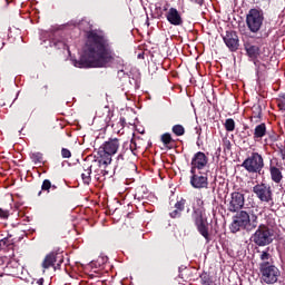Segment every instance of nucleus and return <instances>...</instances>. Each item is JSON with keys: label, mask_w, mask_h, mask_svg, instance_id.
<instances>
[{"label": "nucleus", "mask_w": 285, "mask_h": 285, "mask_svg": "<svg viewBox=\"0 0 285 285\" xmlns=\"http://www.w3.org/2000/svg\"><path fill=\"white\" fill-rule=\"evenodd\" d=\"M112 61H115V53L108 39L98 31H89L82 56L78 61L79 68H106L107 63Z\"/></svg>", "instance_id": "obj_1"}, {"label": "nucleus", "mask_w": 285, "mask_h": 285, "mask_svg": "<svg viewBox=\"0 0 285 285\" xmlns=\"http://www.w3.org/2000/svg\"><path fill=\"white\" fill-rule=\"evenodd\" d=\"M121 140L118 138H109L98 148V161L101 166H110L112 157L119 153Z\"/></svg>", "instance_id": "obj_2"}, {"label": "nucleus", "mask_w": 285, "mask_h": 285, "mask_svg": "<svg viewBox=\"0 0 285 285\" xmlns=\"http://www.w3.org/2000/svg\"><path fill=\"white\" fill-rule=\"evenodd\" d=\"M254 228H257V223L255 220L250 223V215L244 210L237 213L230 224L232 233H239V230H254Z\"/></svg>", "instance_id": "obj_3"}, {"label": "nucleus", "mask_w": 285, "mask_h": 285, "mask_svg": "<svg viewBox=\"0 0 285 285\" xmlns=\"http://www.w3.org/2000/svg\"><path fill=\"white\" fill-rule=\"evenodd\" d=\"M246 26L253 35H257L264 26V10L259 8L250 9L246 14Z\"/></svg>", "instance_id": "obj_4"}, {"label": "nucleus", "mask_w": 285, "mask_h": 285, "mask_svg": "<svg viewBox=\"0 0 285 285\" xmlns=\"http://www.w3.org/2000/svg\"><path fill=\"white\" fill-rule=\"evenodd\" d=\"M242 167L252 175H259L264 170V157H262V154L254 151L243 161Z\"/></svg>", "instance_id": "obj_5"}, {"label": "nucleus", "mask_w": 285, "mask_h": 285, "mask_svg": "<svg viewBox=\"0 0 285 285\" xmlns=\"http://www.w3.org/2000/svg\"><path fill=\"white\" fill-rule=\"evenodd\" d=\"M259 272L262 274V279L265 284H275L279 278L281 272L273 263H261Z\"/></svg>", "instance_id": "obj_6"}, {"label": "nucleus", "mask_w": 285, "mask_h": 285, "mask_svg": "<svg viewBox=\"0 0 285 285\" xmlns=\"http://www.w3.org/2000/svg\"><path fill=\"white\" fill-rule=\"evenodd\" d=\"M252 238L256 246H268L273 244V232L267 225H259Z\"/></svg>", "instance_id": "obj_7"}, {"label": "nucleus", "mask_w": 285, "mask_h": 285, "mask_svg": "<svg viewBox=\"0 0 285 285\" xmlns=\"http://www.w3.org/2000/svg\"><path fill=\"white\" fill-rule=\"evenodd\" d=\"M253 193L256 195L257 199L262 202L263 204H268L269 206H273V188L271 185L266 183L257 184L253 187Z\"/></svg>", "instance_id": "obj_8"}, {"label": "nucleus", "mask_w": 285, "mask_h": 285, "mask_svg": "<svg viewBox=\"0 0 285 285\" xmlns=\"http://www.w3.org/2000/svg\"><path fill=\"white\" fill-rule=\"evenodd\" d=\"M62 264H63V254L57 253V252H51L45 257L41 266L43 268V273H46V271H48V268L57 269Z\"/></svg>", "instance_id": "obj_9"}, {"label": "nucleus", "mask_w": 285, "mask_h": 285, "mask_svg": "<svg viewBox=\"0 0 285 285\" xmlns=\"http://www.w3.org/2000/svg\"><path fill=\"white\" fill-rule=\"evenodd\" d=\"M246 198L244 197V194L239 191H233L229 199L227 200V209L229 213H237V210H242V208H244Z\"/></svg>", "instance_id": "obj_10"}, {"label": "nucleus", "mask_w": 285, "mask_h": 285, "mask_svg": "<svg viewBox=\"0 0 285 285\" xmlns=\"http://www.w3.org/2000/svg\"><path fill=\"white\" fill-rule=\"evenodd\" d=\"M205 166H208V157L202 151L196 153L191 159L190 173H195V170H204Z\"/></svg>", "instance_id": "obj_11"}, {"label": "nucleus", "mask_w": 285, "mask_h": 285, "mask_svg": "<svg viewBox=\"0 0 285 285\" xmlns=\"http://www.w3.org/2000/svg\"><path fill=\"white\" fill-rule=\"evenodd\" d=\"M223 39H224L225 45L232 52H235L238 50L239 37L237 36V33L235 31H227Z\"/></svg>", "instance_id": "obj_12"}, {"label": "nucleus", "mask_w": 285, "mask_h": 285, "mask_svg": "<svg viewBox=\"0 0 285 285\" xmlns=\"http://www.w3.org/2000/svg\"><path fill=\"white\" fill-rule=\"evenodd\" d=\"M190 184L194 188H208V176L195 170L191 173Z\"/></svg>", "instance_id": "obj_13"}, {"label": "nucleus", "mask_w": 285, "mask_h": 285, "mask_svg": "<svg viewBox=\"0 0 285 285\" xmlns=\"http://www.w3.org/2000/svg\"><path fill=\"white\" fill-rule=\"evenodd\" d=\"M166 19L171 26H184V18H181V13L177 8H169Z\"/></svg>", "instance_id": "obj_14"}, {"label": "nucleus", "mask_w": 285, "mask_h": 285, "mask_svg": "<svg viewBox=\"0 0 285 285\" xmlns=\"http://www.w3.org/2000/svg\"><path fill=\"white\" fill-rule=\"evenodd\" d=\"M195 225L197 226V230L205 237V239H209V234H208V220L204 218L202 214L196 216L195 218Z\"/></svg>", "instance_id": "obj_15"}, {"label": "nucleus", "mask_w": 285, "mask_h": 285, "mask_svg": "<svg viewBox=\"0 0 285 285\" xmlns=\"http://www.w3.org/2000/svg\"><path fill=\"white\" fill-rule=\"evenodd\" d=\"M273 161H277V158H274L269 164V174L272 177V181L274 184H281L282 179H284V176L282 175V169H279V164L276 163V165Z\"/></svg>", "instance_id": "obj_16"}, {"label": "nucleus", "mask_w": 285, "mask_h": 285, "mask_svg": "<svg viewBox=\"0 0 285 285\" xmlns=\"http://www.w3.org/2000/svg\"><path fill=\"white\" fill-rule=\"evenodd\" d=\"M245 50L247 53V57L252 59V61H257L259 59V47L255 45L247 43L245 45Z\"/></svg>", "instance_id": "obj_17"}, {"label": "nucleus", "mask_w": 285, "mask_h": 285, "mask_svg": "<svg viewBox=\"0 0 285 285\" xmlns=\"http://www.w3.org/2000/svg\"><path fill=\"white\" fill-rule=\"evenodd\" d=\"M266 132H267L266 124L262 122L257 125L254 129V136H253L254 141H262V139L266 137Z\"/></svg>", "instance_id": "obj_18"}, {"label": "nucleus", "mask_w": 285, "mask_h": 285, "mask_svg": "<svg viewBox=\"0 0 285 285\" xmlns=\"http://www.w3.org/2000/svg\"><path fill=\"white\" fill-rule=\"evenodd\" d=\"M14 240L11 239V236L0 239V250H13Z\"/></svg>", "instance_id": "obj_19"}, {"label": "nucleus", "mask_w": 285, "mask_h": 285, "mask_svg": "<svg viewBox=\"0 0 285 285\" xmlns=\"http://www.w3.org/2000/svg\"><path fill=\"white\" fill-rule=\"evenodd\" d=\"M160 141L166 146V148H173L170 144H175V139H173V135L170 132H165L160 136Z\"/></svg>", "instance_id": "obj_20"}, {"label": "nucleus", "mask_w": 285, "mask_h": 285, "mask_svg": "<svg viewBox=\"0 0 285 285\" xmlns=\"http://www.w3.org/2000/svg\"><path fill=\"white\" fill-rule=\"evenodd\" d=\"M90 175H92V167H88L81 174V179L83 184H86L87 186H90V181H92V178L90 177Z\"/></svg>", "instance_id": "obj_21"}, {"label": "nucleus", "mask_w": 285, "mask_h": 285, "mask_svg": "<svg viewBox=\"0 0 285 285\" xmlns=\"http://www.w3.org/2000/svg\"><path fill=\"white\" fill-rule=\"evenodd\" d=\"M41 190L45 193H50L57 190V186L52 185V183L48 179H45L41 186Z\"/></svg>", "instance_id": "obj_22"}, {"label": "nucleus", "mask_w": 285, "mask_h": 285, "mask_svg": "<svg viewBox=\"0 0 285 285\" xmlns=\"http://www.w3.org/2000/svg\"><path fill=\"white\" fill-rule=\"evenodd\" d=\"M171 131L176 137H184L186 135V129L181 125H174Z\"/></svg>", "instance_id": "obj_23"}, {"label": "nucleus", "mask_w": 285, "mask_h": 285, "mask_svg": "<svg viewBox=\"0 0 285 285\" xmlns=\"http://www.w3.org/2000/svg\"><path fill=\"white\" fill-rule=\"evenodd\" d=\"M261 261L262 264H273V256L271 255V253H268V250H264L261 253Z\"/></svg>", "instance_id": "obj_24"}, {"label": "nucleus", "mask_w": 285, "mask_h": 285, "mask_svg": "<svg viewBox=\"0 0 285 285\" xmlns=\"http://www.w3.org/2000/svg\"><path fill=\"white\" fill-rule=\"evenodd\" d=\"M30 158L32 159L33 163L36 164H43V154L39 151H35L30 155Z\"/></svg>", "instance_id": "obj_25"}, {"label": "nucleus", "mask_w": 285, "mask_h": 285, "mask_svg": "<svg viewBox=\"0 0 285 285\" xmlns=\"http://www.w3.org/2000/svg\"><path fill=\"white\" fill-rule=\"evenodd\" d=\"M224 126L227 132H233V130H235V120L233 118H228L225 120Z\"/></svg>", "instance_id": "obj_26"}, {"label": "nucleus", "mask_w": 285, "mask_h": 285, "mask_svg": "<svg viewBox=\"0 0 285 285\" xmlns=\"http://www.w3.org/2000/svg\"><path fill=\"white\" fill-rule=\"evenodd\" d=\"M175 208L179 210L180 213L184 212V208H186V199L180 198L176 204Z\"/></svg>", "instance_id": "obj_27"}, {"label": "nucleus", "mask_w": 285, "mask_h": 285, "mask_svg": "<svg viewBox=\"0 0 285 285\" xmlns=\"http://www.w3.org/2000/svg\"><path fill=\"white\" fill-rule=\"evenodd\" d=\"M10 217V210L0 208V219H8Z\"/></svg>", "instance_id": "obj_28"}, {"label": "nucleus", "mask_w": 285, "mask_h": 285, "mask_svg": "<svg viewBox=\"0 0 285 285\" xmlns=\"http://www.w3.org/2000/svg\"><path fill=\"white\" fill-rule=\"evenodd\" d=\"M61 155H62L63 159H70V157H72V153H70L68 148H62Z\"/></svg>", "instance_id": "obj_29"}, {"label": "nucleus", "mask_w": 285, "mask_h": 285, "mask_svg": "<svg viewBox=\"0 0 285 285\" xmlns=\"http://www.w3.org/2000/svg\"><path fill=\"white\" fill-rule=\"evenodd\" d=\"M53 46H55L56 48H63V49L67 48L66 41H63V40H55V41H53Z\"/></svg>", "instance_id": "obj_30"}, {"label": "nucleus", "mask_w": 285, "mask_h": 285, "mask_svg": "<svg viewBox=\"0 0 285 285\" xmlns=\"http://www.w3.org/2000/svg\"><path fill=\"white\" fill-rule=\"evenodd\" d=\"M169 215H170V217H173V219H175V218L179 217V215H181V212H179V209L176 208Z\"/></svg>", "instance_id": "obj_31"}, {"label": "nucleus", "mask_w": 285, "mask_h": 285, "mask_svg": "<svg viewBox=\"0 0 285 285\" xmlns=\"http://www.w3.org/2000/svg\"><path fill=\"white\" fill-rule=\"evenodd\" d=\"M196 205L198 208H204V200L202 198H196Z\"/></svg>", "instance_id": "obj_32"}, {"label": "nucleus", "mask_w": 285, "mask_h": 285, "mask_svg": "<svg viewBox=\"0 0 285 285\" xmlns=\"http://www.w3.org/2000/svg\"><path fill=\"white\" fill-rule=\"evenodd\" d=\"M191 3H196V6H204V0H189Z\"/></svg>", "instance_id": "obj_33"}, {"label": "nucleus", "mask_w": 285, "mask_h": 285, "mask_svg": "<svg viewBox=\"0 0 285 285\" xmlns=\"http://www.w3.org/2000/svg\"><path fill=\"white\" fill-rule=\"evenodd\" d=\"M135 146H136L135 139H132L131 142H130V150H131V153H135Z\"/></svg>", "instance_id": "obj_34"}, {"label": "nucleus", "mask_w": 285, "mask_h": 285, "mask_svg": "<svg viewBox=\"0 0 285 285\" xmlns=\"http://www.w3.org/2000/svg\"><path fill=\"white\" fill-rule=\"evenodd\" d=\"M117 159H118V161H119V160H124V155L120 154V155L117 157Z\"/></svg>", "instance_id": "obj_35"}, {"label": "nucleus", "mask_w": 285, "mask_h": 285, "mask_svg": "<svg viewBox=\"0 0 285 285\" xmlns=\"http://www.w3.org/2000/svg\"><path fill=\"white\" fill-rule=\"evenodd\" d=\"M282 159H285V150H282Z\"/></svg>", "instance_id": "obj_36"}, {"label": "nucleus", "mask_w": 285, "mask_h": 285, "mask_svg": "<svg viewBox=\"0 0 285 285\" xmlns=\"http://www.w3.org/2000/svg\"><path fill=\"white\" fill-rule=\"evenodd\" d=\"M138 59H144V53H139Z\"/></svg>", "instance_id": "obj_37"}]
</instances>
